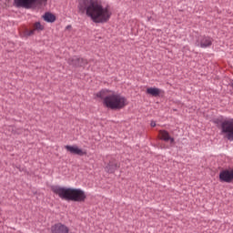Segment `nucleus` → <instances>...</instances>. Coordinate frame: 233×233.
<instances>
[{
	"label": "nucleus",
	"mask_w": 233,
	"mask_h": 233,
	"mask_svg": "<svg viewBox=\"0 0 233 233\" xmlns=\"http://www.w3.org/2000/svg\"><path fill=\"white\" fill-rule=\"evenodd\" d=\"M230 85H231V86L233 87V81L231 82V84H230Z\"/></svg>",
	"instance_id": "a211bd4d"
},
{
	"label": "nucleus",
	"mask_w": 233,
	"mask_h": 233,
	"mask_svg": "<svg viewBox=\"0 0 233 233\" xmlns=\"http://www.w3.org/2000/svg\"><path fill=\"white\" fill-rule=\"evenodd\" d=\"M65 148L69 154H74L75 156H85L86 154L83 149L78 148L77 146H65Z\"/></svg>",
	"instance_id": "1a4fd4ad"
},
{
	"label": "nucleus",
	"mask_w": 233,
	"mask_h": 233,
	"mask_svg": "<svg viewBox=\"0 0 233 233\" xmlns=\"http://www.w3.org/2000/svg\"><path fill=\"white\" fill-rule=\"evenodd\" d=\"M43 30H45V25H41L40 22H36L33 25L32 29H25V35L30 37L31 35H34L35 32H43Z\"/></svg>",
	"instance_id": "423d86ee"
},
{
	"label": "nucleus",
	"mask_w": 233,
	"mask_h": 233,
	"mask_svg": "<svg viewBox=\"0 0 233 233\" xmlns=\"http://www.w3.org/2000/svg\"><path fill=\"white\" fill-rule=\"evenodd\" d=\"M212 45V39L207 36H200L197 41V46L202 48L208 47Z\"/></svg>",
	"instance_id": "9d476101"
},
{
	"label": "nucleus",
	"mask_w": 233,
	"mask_h": 233,
	"mask_svg": "<svg viewBox=\"0 0 233 233\" xmlns=\"http://www.w3.org/2000/svg\"><path fill=\"white\" fill-rule=\"evenodd\" d=\"M221 130L228 140L233 141V119L224 120L221 124Z\"/></svg>",
	"instance_id": "39448f33"
},
{
	"label": "nucleus",
	"mask_w": 233,
	"mask_h": 233,
	"mask_svg": "<svg viewBox=\"0 0 233 233\" xmlns=\"http://www.w3.org/2000/svg\"><path fill=\"white\" fill-rule=\"evenodd\" d=\"M66 28V30H68L70 28H72V25H67Z\"/></svg>",
	"instance_id": "f3484780"
},
{
	"label": "nucleus",
	"mask_w": 233,
	"mask_h": 233,
	"mask_svg": "<svg viewBox=\"0 0 233 233\" xmlns=\"http://www.w3.org/2000/svg\"><path fill=\"white\" fill-rule=\"evenodd\" d=\"M96 96L103 99V104L106 107L112 110L123 109L128 105L127 97L114 91L102 90Z\"/></svg>",
	"instance_id": "f03ea898"
},
{
	"label": "nucleus",
	"mask_w": 233,
	"mask_h": 233,
	"mask_svg": "<svg viewBox=\"0 0 233 233\" xmlns=\"http://www.w3.org/2000/svg\"><path fill=\"white\" fill-rule=\"evenodd\" d=\"M117 167H119V166L117 165V162H116L115 160H112L106 167V171H107L108 173H114L116 172V169H117Z\"/></svg>",
	"instance_id": "f8f14e48"
},
{
	"label": "nucleus",
	"mask_w": 233,
	"mask_h": 233,
	"mask_svg": "<svg viewBox=\"0 0 233 233\" xmlns=\"http://www.w3.org/2000/svg\"><path fill=\"white\" fill-rule=\"evenodd\" d=\"M79 63H81V59L77 58V56H74L68 60V64L72 65L73 66H79V65H81Z\"/></svg>",
	"instance_id": "2eb2a0df"
},
{
	"label": "nucleus",
	"mask_w": 233,
	"mask_h": 233,
	"mask_svg": "<svg viewBox=\"0 0 233 233\" xmlns=\"http://www.w3.org/2000/svg\"><path fill=\"white\" fill-rule=\"evenodd\" d=\"M150 126H151L152 127H156V122H155V121H151Z\"/></svg>",
	"instance_id": "dca6fc26"
},
{
	"label": "nucleus",
	"mask_w": 233,
	"mask_h": 233,
	"mask_svg": "<svg viewBox=\"0 0 233 233\" xmlns=\"http://www.w3.org/2000/svg\"><path fill=\"white\" fill-rule=\"evenodd\" d=\"M232 178H233V169H232Z\"/></svg>",
	"instance_id": "6ab92c4d"
},
{
	"label": "nucleus",
	"mask_w": 233,
	"mask_h": 233,
	"mask_svg": "<svg viewBox=\"0 0 233 233\" xmlns=\"http://www.w3.org/2000/svg\"><path fill=\"white\" fill-rule=\"evenodd\" d=\"M161 93V90L159 88L157 87H148L147 89V94L150 95L152 96H158Z\"/></svg>",
	"instance_id": "ddd939ff"
},
{
	"label": "nucleus",
	"mask_w": 233,
	"mask_h": 233,
	"mask_svg": "<svg viewBox=\"0 0 233 233\" xmlns=\"http://www.w3.org/2000/svg\"><path fill=\"white\" fill-rule=\"evenodd\" d=\"M88 15L95 24H106L112 17L110 5H103L102 0H89Z\"/></svg>",
	"instance_id": "f257e3e1"
},
{
	"label": "nucleus",
	"mask_w": 233,
	"mask_h": 233,
	"mask_svg": "<svg viewBox=\"0 0 233 233\" xmlns=\"http://www.w3.org/2000/svg\"><path fill=\"white\" fill-rule=\"evenodd\" d=\"M43 19L46 23H54V22H56V15H54V14H52V13H46L43 15Z\"/></svg>",
	"instance_id": "4468645a"
},
{
	"label": "nucleus",
	"mask_w": 233,
	"mask_h": 233,
	"mask_svg": "<svg viewBox=\"0 0 233 233\" xmlns=\"http://www.w3.org/2000/svg\"><path fill=\"white\" fill-rule=\"evenodd\" d=\"M52 190L55 194L59 196L61 199H66L67 201L85 200V192H83L81 189L54 187Z\"/></svg>",
	"instance_id": "7ed1b4c3"
},
{
	"label": "nucleus",
	"mask_w": 233,
	"mask_h": 233,
	"mask_svg": "<svg viewBox=\"0 0 233 233\" xmlns=\"http://www.w3.org/2000/svg\"><path fill=\"white\" fill-rule=\"evenodd\" d=\"M219 180L221 182L230 183L233 180L232 170H222L219 173Z\"/></svg>",
	"instance_id": "0eeeda50"
},
{
	"label": "nucleus",
	"mask_w": 233,
	"mask_h": 233,
	"mask_svg": "<svg viewBox=\"0 0 233 233\" xmlns=\"http://www.w3.org/2000/svg\"><path fill=\"white\" fill-rule=\"evenodd\" d=\"M158 136L161 140H164L166 142L170 141V143H174L175 139L170 137L169 133L166 130H159Z\"/></svg>",
	"instance_id": "9b49d317"
},
{
	"label": "nucleus",
	"mask_w": 233,
	"mask_h": 233,
	"mask_svg": "<svg viewBox=\"0 0 233 233\" xmlns=\"http://www.w3.org/2000/svg\"><path fill=\"white\" fill-rule=\"evenodd\" d=\"M48 0H15L17 8H33L35 5H46Z\"/></svg>",
	"instance_id": "20e7f679"
},
{
	"label": "nucleus",
	"mask_w": 233,
	"mask_h": 233,
	"mask_svg": "<svg viewBox=\"0 0 233 233\" xmlns=\"http://www.w3.org/2000/svg\"><path fill=\"white\" fill-rule=\"evenodd\" d=\"M78 13L88 15V0H78Z\"/></svg>",
	"instance_id": "6e6552de"
}]
</instances>
